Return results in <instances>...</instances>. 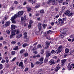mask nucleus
Returning a JSON list of instances; mask_svg holds the SVG:
<instances>
[{
  "label": "nucleus",
  "mask_w": 74,
  "mask_h": 74,
  "mask_svg": "<svg viewBox=\"0 0 74 74\" xmlns=\"http://www.w3.org/2000/svg\"><path fill=\"white\" fill-rule=\"evenodd\" d=\"M28 27H32V25L31 24H30L28 26Z\"/></svg>",
  "instance_id": "603ef678"
},
{
  "label": "nucleus",
  "mask_w": 74,
  "mask_h": 74,
  "mask_svg": "<svg viewBox=\"0 0 74 74\" xmlns=\"http://www.w3.org/2000/svg\"><path fill=\"white\" fill-rule=\"evenodd\" d=\"M61 51H62L61 49H58L55 52L56 53L58 54V53H60V52H61Z\"/></svg>",
  "instance_id": "1a4fd4ad"
},
{
  "label": "nucleus",
  "mask_w": 74,
  "mask_h": 74,
  "mask_svg": "<svg viewBox=\"0 0 74 74\" xmlns=\"http://www.w3.org/2000/svg\"><path fill=\"white\" fill-rule=\"evenodd\" d=\"M55 52V50H53L51 51V53H54Z\"/></svg>",
  "instance_id": "a19ab883"
},
{
  "label": "nucleus",
  "mask_w": 74,
  "mask_h": 74,
  "mask_svg": "<svg viewBox=\"0 0 74 74\" xmlns=\"http://www.w3.org/2000/svg\"><path fill=\"white\" fill-rule=\"evenodd\" d=\"M67 31V29H62L60 32V33H66V32Z\"/></svg>",
  "instance_id": "0eeeda50"
},
{
  "label": "nucleus",
  "mask_w": 74,
  "mask_h": 74,
  "mask_svg": "<svg viewBox=\"0 0 74 74\" xmlns=\"http://www.w3.org/2000/svg\"><path fill=\"white\" fill-rule=\"evenodd\" d=\"M36 56V58H40V55L39 54H38Z\"/></svg>",
  "instance_id": "de8ad7c7"
},
{
  "label": "nucleus",
  "mask_w": 74,
  "mask_h": 74,
  "mask_svg": "<svg viewBox=\"0 0 74 74\" xmlns=\"http://www.w3.org/2000/svg\"><path fill=\"white\" fill-rule=\"evenodd\" d=\"M29 45V44H27L26 43L23 44V47H25L26 46H28Z\"/></svg>",
  "instance_id": "aec40b11"
},
{
  "label": "nucleus",
  "mask_w": 74,
  "mask_h": 74,
  "mask_svg": "<svg viewBox=\"0 0 74 74\" xmlns=\"http://www.w3.org/2000/svg\"><path fill=\"white\" fill-rule=\"evenodd\" d=\"M74 50L73 51H71L70 53V55H72V53H74Z\"/></svg>",
  "instance_id": "ea45409f"
},
{
  "label": "nucleus",
  "mask_w": 74,
  "mask_h": 74,
  "mask_svg": "<svg viewBox=\"0 0 74 74\" xmlns=\"http://www.w3.org/2000/svg\"><path fill=\"white\" fill-rule=\"evenodd\" d=\"M69 51H70V50L66 48L65 49V52L66 53H67L69 52Z\"/></svg>",
  "instance_id": "dca6fc26"
},
{
  "label": "nucleus",
  "mask_w": 74,
  "mask_h": 74,
  "mask_svg": "<svg viewBox=\"0 0 74 74\" xmlns=\"http://www.w3.org/2000/svg\"><path fill=\"white\" fill-rule=\"evenodd\" d=\"M4 62H5V60H2L1 61V62L2 63H4Z\"/></svg>",
  "instance_id": "e433bc0d"
},
{
  "label": "nucleus",
  "mask_w": 74,
  "mask_h": 74,
  "mask_svg": "<svg viewBox=\"0 0 74 74\" xmlns=\"http://www.w3.org/2000/svg\"><path fill=\"white\" fill-rule=\"evenodd\" d=\"M46 53V56L47 58L49 57V56L51 55V53L49 51H47Z\"/></svg>",
  "instance_id": "20e7f679"
},
{
  "label": "nucleus",
  "mask_w": 74,
  "mask_h": 74,
  "mask_svg": "<svg viewBox=\"0 0 74 74\" xmlns=\"http://www.w3.org/2000/svg\"><path fill=\"white\" fill-rule=\"evenodd\" d=\"M51 43L47 41L46 42V45L47 46V47H49V45H50Z\"/></svg>",
  "instance_id": "ddd939ff"
},
{
  "label": "nucleus",
  "mask_w": 74,
  "mask_h": 74,
  "mask_svg": "<svg viewBox=\"0 0 74 74\" xmlns=\"http://www.w3.org/2000/svg\"><path fill=\"white\" fill-rule=\"evenodd\" d=\"M11 54L12 55H14L15 54V51H13L11 52Z\"/></svg>",
  "instance_id": "b1692460"
},
{
  "label": "nucleus",
  "mask_w": 74,
  "mask_h": 74,
  "mask_svg": "<svg viewBox=\"0 0 74 74\" xmlns=\"http://www.w3.org/2000/svg\"><path fill=\"white\" fill-rule=\"evenodd\" d=\"M44 60V58L42 57L40 58L39 59V62H42L43 60Z\"/></svg>",
  "instance_id": "412c9836"
},
{
  "label": "nucleus",
  "mask_w": 74,
  "mask_h": 74,
  "mask_svg": "<svg viewBox=\"0 0 74 74\" xmlns=\"http://www.w3.org/2000/svg\"><path fill=\"white\" fill-rule=\"evenodd\" d=\"M9 61V60H8V59H6V63H8V61Z\"/></svg>",
  "instance_id": "37998d69"
},
{
  "label": "nucleus",
  "mask_w": 74,
  "mask_h": 74,
  "mask_svg": "<svg viewBox=\"0 0 74 74\" xmlns=\"http://www.w3.org/2000/svg\"><path fill=\"white\" fill-rule=\"evenodd\" d=\"M27 11H32V9L30 7H28L27 8Z\"/></svg>",
  "instance_id": "6ab92c4d"
},
{
  "label": "nucleus",
  "mask_w": 74,
  "mask_h": 74,
  "mask_svg": "<svg viewBox=\"0 0 74 74\" xmlns=\"http://www.w3.org/2000/svg\"><path fill=\"white\" fill-rule=\"evenodd\" d=\"M0 40H3V37L1 36L0 38Z\"/></svg>",
  "instance_id": "a18cd8bd"
},
{
  "label": "nucleus",
  "mask_w": 74,
  "mask_h": 74,
  "mask_svg": "<svg viewBox=\"0 0 74 74\" xmlns=\"http://www.w3.org/2000/svg\"><path fill=\"white\" fill-rule=\"evenodd\" d=\"M18 66H19V67H21V69H23V67H24L23 62H20L19 63Z\"/></svg>",
  "instance_id": "6e6552de"
},
{
  "label": "nucleus",
  "mask_w": 74,
  "mask_h": 74,
  "mask_svg": "<svg viewBox=\"0 0 74 74\" xmlns=\"http://www.w3.org/2000/svg\"><path fill=\"white\" fill-rule=\"evenodd\" d=\"M28 70V68H26L25 69L24 71H27Z\"/></svg>",
  "instance_id": "49530a36"
},
{
  "label": "nucleus",
  "mask_w": 74,
  "mask_h": 74,
  "mask_svg": "<svg viewBox=\"0 0 74 74\" xmlns=\"http://www.w3.org/2000/svg\"><path fill=\"white\" fill-rule=\"evenodd\" d=\"M20 42H19L17 43V44H18V45H19L20 46V45H20Z\"/></svg>",
  "instance_id": "338daca9"
},
{
  "label": "nucleus",
  "mask_w": 74,
  "mask_h": 74,
  "mask_svg": "<svg viewBox=\"0 0 74 74\" xmlns=\"http://www.w3.org/2000/svg\"><path fill=\"white\" fill-rule=\"evenodd\" d=\"M23 11H20L17 14H15L12 17L11 21H12V23H15L16 21H15V19L16 18H17L19 15H22L23 14Z\"/></svg>",
  "instance_id": "f03ea898"
},
{
  "label": "nucleus",
  "mask_w": 74,
  "mask_h": 74,
  "mask_svg": "<svg viewBox=\"0 0 74 74\" xmlns=\"http://www.w3.org/2000/svg\"><path fill=\"white\" fill-rule=\"evenodd\" d=\"M16 59V57L14 58L12 60V62H13V61H14V60Z\"/></svg>",
  "instance_id": "79ce46f5"
},
{
  "label": "nucleus",
  "mask_w": 74,
  "mask_h": 74,
  "mask_svg": "<svg viewBox=\"0 0 74 74\" xmlns=\"http://www.w3.org/2000/svg\"><path fill=\"white\" fill-rule=\"evenodd\" d=\"M58 2V0H53V3L54 5H56V4H57Z\"/></svg>",
  "instance_id": "9d476101"
},
{
  "label": "nucleus",
  "mask_w": 74,
  "mask_h": 74,
  "mask_svg": "<svg viewBox=\"0 0 74 74\" xmlns=\"http://www.w3.org/2000/svg\"><path fill=\"white\" fill-rule=\"evenodd\" d=\"M3 65L0 64V70H1V69H2L3 68Z\"/></svg>",
  "instance_id": "393cba45"
},
{
  "label": "nucleus",
  "mask_w": 74,
  "mask_h": 74,
  "mask_svg": "<svg viewBox=\"0 0 74 74\" xmlns=\"http://www.w3.org/2000/svg\"><path fill=\"white\" fill-rule=\"evenodd\" d=\"M66 60H67V59H66L62 60H61V62L62 64H64V63H65L66 62Z\"/></svg>",
  "instance_id": "f8f14e48"
},
{
  "label": "nucleus",
  "mask_w": 74,
  "mask_h": 74,
  "mask_svg": "<svg viewBox=\"0 0 74 74\" xmlns=\"http://www.w3.org/2000/svg\"><path fill=\"white\" fill-rule=\"evenodd\" d=\"M60 67L59 66L56 68V69L55 70V71H58V70H59V69H60Z\"/></svg>",
  "instance_id": "a211bd4d"
},
{
  "label": "nucleus",
  "mask_w": 74,
  "mask_h": 74,
  "mask_svg": "<svg viewBox=\"0 0 74 74\" xmlns=\"http://www.w3.org/2000/svg\"><path fill=\"white\" fill-rule=\"evenodd\" d=\"M59 15L58 14L56 16L55 18H58V17H59Z\"/></svg>",
  "instance_id": "8fccbe9b"
},
{
  "label": "nucleus",
  "mask_w": 74,
  "mask_h": 74,
  "mask_svg": "<svg viewBox=\"0 0 74 74\" xmlns=\"http://www.w3.org/2000/svg\"><path fill=\"white\" fill-rule=\"evenodd\" d=\"M55 10L57 12V11H58V8H55Z\"/></svg>",
  "instance_id": "e2e57ef3"
},
{
  "label": "nucleus",
  "mask_w": 74,
  "mask_h": 74,
  "mask_svg": "<svg viewBox=\"0 0 74 74\" xmlns=\"http://www.w3.org/2000/svg\"><path fill=\"white\" fill-rule=\"evenodd\" d=\"M49 63L51 65H52V64H54L56 63V62H55V60H51Z\"/></svg>",
  "instance_id": "423d86ee"
},
{
  "label": "nucleus",
  "mask_w": 74,
  "mask_h": 74,
  "mask_svg": "<svg viewBox=\"0 0 74 74\" xmlns=\"http://www.w3.org/2000/svg\"><path fill=\"white\" fill-rule=\"evenodd\" d=\"M40 7V5H38V6H36V8H39V7Z\"/></svg>",
  "instance_id": "680f3d73"
},
{
  "label": "nucleus",
  "mask_w": 74,
  "mask_h": 74,
  "mask_svg": "<svg viewBox=\"0 0 74 74\" xmlns=\"http://www.w3.org/2000/svg\"><path fill=\"white\" fill-rule=\"evenodd\" d=\"M61 34H60V37H62V38H63V37H64V35L63 34V33H61Z\"/></svg>",
  "instance_id": "a878e982"
},
{
  "label": "nucleus",
  "mask_w": 74,
  "mask_h": 74,
  "mask_svg": "<svg viewBox=\"0 0 74 74\" xmlns=\"http://www.w3.org/2000/svg\"><path fill=\"white\" fill-rule=\"evenodd\" d=\"M19 32L18 30H14L12 31L11 32V34L10 36V38H13V37L14 36H15V35L17 34V35L16 36V38H20V37H21L22 36V34H20L19 35Z\"/></svg>",
  "instance_id": "f257e3e1"
},
{
  "label": "nucleus",
  "mask_w": 74,
  "mask_h": 74,
  "mask_svg": "<svg viewBox=\"0 0 74 74\" xmlns=\"http://www.w3.org/2000/svg\"><path fill=\"white\" fill-rule=\"evenodd\" d=\"M58 21H59L58 22H61V21H62V19L61 18H59L58 19Z\"/></svg>",
  "instance_id": "864d4df0"
},
{
  "label": "nucleus",
  "mask_w": 74,
  "mask_h": 74,
  "mask_svg": "<svg viewBox=\"0 0 74 74\" xmlns=\"http://www.w3.org/2000/svg\"><path fill=\"white\" fill-rule=\"evenodd\" d=\"M70 63H69L68 65V68L69 69V70H71V68L73 67L72 66L70 65Z\"/></svg>",
  "instance_id": "9b49d317"
},
{
  "label": "nucleus",
  "mask_w": 74,
  "mask_h": 74,
  "mask_svg": "<svg viewBox=\"0 0 74 74\" xmlns=\"http://www.w3.org/2000/svg\"><path fill=\"white\" fill-rule=\"evenodd\" d=\"M33 21H32V20H30V22H29V23L30 24H32V23H33Z\"/></svg>",
  "instance_id": "09e8293b"
},
{
  "label": "nucleus",
  "mask_w": 74,
  "mask_h": 74,
  "mask_svg": "<svg viewBox=\"0 0 74 74\" xmlns=\"http://www.w3.org/2000/svg\"><path fill=\"white\" fill-rule=\"evenodd\" d=\"M24 55L25 57H26V56H28V54L27 53H26L24 54Z\"/></svg>",
  "instance_id": "473e14b6"
},
{
  "label": "nucleus",
  "mask_w": 74,
  "mask_h": 74,
  "mask_svg": "<svg viewBox=\"0 0 74 74\" xmlns=\"http://www.w3.org/2000/svg\"><path fill=\"white\" fill-rule=\"evenodd\" d=\"M24 19H25V18H24L23 17H21V21H23V20H24Z\"/></svg>",
  "instance_id": "c03bdc74"
},
{
  "label": "nucleus",
  "mask_w": 74,
  "mask_h": 74,
  "mask_svg": "<svg viewBox=\"0 0 74 74\" xmlns=\"http://www.w3.org/2000/svg\"><path fill=\"white\" fill-rule=\"evenodd\" d=\"M15 26L13 25H12L11 26V30H14V29H15Z\"/></svg>",
  "instance_id": "2eb2a0df"
},
{
  "label": "nucleus",
  "mask_w": 74,
  "mask_h": 74,
  "mask_svg": "<svg viewBox=\"0 0 74 74\" xmlns=\"http://www.w3.org/2000/svg\"><path fill=\"white\" fill-rule=\"evenodd\" d=\"M34 53L35 55V54H36V53H37V52L34 51Z\"/></svg>",
  "instance_id": "774afa93"
},
{
  "label": "nucleus",
  "mask_w": 74,
  "mask_h": 74,
  "mask_svg": "<svg viewBox=\"0 0 74 74\" xmlns=\"http://www.w3.org/2000/svg\"><path fill=\"white\" fill-rule=\"evenodd\" d=\"M32 51H35L36 50V48L35 47H34L32 49Z\"/></svg>",
  "instance_id": "4c0bfd02"
},
{
  "label": "nucleus",
  "mask_w": 74,
  "mask_h": 74,
  "mask_svg": "<svg viewBox=\"0 0 74 74\" xmlns=\"http://www.w3.org/2000/svg\"><path fill=\"white\" fill-rule=\"evenodd\" d=\"M40 12L41 14H42V13H44V10H40Z\"/></svg>",
  "instance_id": "72a5a7b5"
},
{
  "label": "nucleus",
  "mask_w": 74,
  "mask_h": 74,
  "mask_svg": "<svg viewBox=\"0 0 74 74\" xmlns=\"http://www.w3.org/2000/svg\"><path fill=\"white\" fill-rule=\"evenodd\" d=\"M40 19H41L40 18V17H39L37 18L38 21H40Z\"/></svg>",
  "instance_id": "bf43d9fd"
},
{
  "label": "nucleus",
  "mask_w": 74,
  "mask_h": 74,
  "mask_svg": "<svg viewBox=\"0 0 74 74\" xmlns=\"http://www.w3.org/2000/svg\"><path fill=\"white\" fill-rule=\"evenodd\" d=\"M31 67L32 68H33V67H34V65H33V63H32V62L31 63Z\"/></svg>",
  "instance_id": "58836bf2"
},
{
  "label": "nucleus",
  "mask_w": 74,
  "mask_h": 74,
  "mask_svg": "<svg viewBox=\"0 0 74 74\" xmlns=\"http://www.w3.org/2000/svg\"><path fill=\"white\" fill-rule=\"evenodd\" d=\"M36 34H38V31H37L35 32Z\"/></svg>",
  "instance_id": "4d7b16f0"
},
{
  "label": "nucleus",
  "mask_w": 74,
  "mask_h": 74,
  "mask_svg": "<svg viewBox=\"0 0 74 74\" xmlns=\"http://www.w3.org/2000/svg\"><path fill=\"white\" fill-rule=\"evenodd\" d=\"M6 32V33L8 34L10 33V31L9 30H7Z\"/></svg>",
  "instance_id": "c756f323"
},
{
  "label": "nucleus",
  "mask_w": 74,
  "mask_h": 74,
  "mask_svg": "<svg viewBox=\"0 0 74 74\" xmlns=\"http://www.w3.org/2000/svg\"><path fill=\"white\" fill-rule=\"evenodd\" d=\"M66 21V19L65 18H63L62 19V21H64H64Z\"/></svg>",
  "instance_id": "052dcab7"
},
{
  "label": "nucleus",
  "mask_w": 74,
  "mask_h": 74,
  "mask_svg": "<svg viewBox=\"0 0 74 74\" xmlns=\"http://www.w3.org/2000/svg\"><path fill=\"white\" fill-rule=\"evenodd\" d=\"M36 58H37L36 56H33V59H35Z\"/></svg>",
  "instance_id": "5fc2aeb1"
},
{
  "label": "nucleus",
  "mask_w": 74,
  "mask_h": 74,
  "mask_svg": "<svg viewBox=\"0 0 74 74\" xmlns=\"http://www.w3.org/2000/svg\"><path fill=\"white\" fill-rule=\"evenodd\" d=\"M25 51V49H22L21 51H20V53H22Z\"/></svg>",
  "instance_id": "cd10ccee"
},
{
  "label": "nucleus",
  "mask_w": 74,
  "mask_h": 74,
  "mask_svg": "<svg viewBox=\"0 0 74 74\" xmlns=\"http://www.w3.org/2000/svg\"><path fill=\"white\" fill-rule=\"evenodd\" d=\"M64 21H62L61 22V24L62 25H63V24H64Z\"/></svg>",
  "instance_id": "3c124183"
},
{
  "label": "nucleus",
  "mask_w": 74,
  "mask_h": 74,
  "mask_svg": "<svg viewBox=\"0 0 74 74\" xmlns=\"http://www.w3.org/2000/svg\"><path fill=\"white\" fill-rule=\"evenodd\" d=\"M26 4V2H25L23 3V5H25Z\"/></svg>",
  "instance_id": "0e129e2a"
},
{
  "label": "nucleus",
  "mask_w": 74,
  "mask_h": 74,
  "mask_svg": "<svg viewBox=\"0 0 74 74\" xmlns=\"http://www.w3.org/2000/svg\"><path fill=\"white\" fill-rule=\"evenodd\" d=\"M37 48H40L41 47V45L39 44L37 45Z\"/></svg>",
  "instance_id": "7c9ffc66"
},
{
  "label": "nucleus",
  "mask_w": 74,
  "mask_h": 74,
  "mask_svg": "<svg viewBox=\"0 0 74 74\" xmlns=\"http://www.w3.org/2000/svg\"><path fill=\"white\" fill-rule=\"evenodd\" d=\"M62 48V46L60 45L58 47V49H61Z\"/></svg>",
  "instance_id": "c85d7f7f"
},
{
  "label": "nucleus",
  "mask_w": 74,
  "mask_h": 74,
  "mask_svg": "<svg viewBox=\"0 0 74 74\" xmlns=\"http://www.w3.org/2000/svg\"><path fill=\"white\" fill-rule=\"evenodd\" d=\"M52 1H53V0H49L47 2V4H49L50 3H51Z\"/></svg>",
  "instance_id": "5701e85b"
},
{
  "label": "nucleus",
  "mask_w": 74,
  "mask_h": 74,
  "mask_svg": "<svg viewBox=\"0 0 74 74\" xmlns=\"http://www.w3.org/2000/svg\"><path fill=\"white\" fill-rule=\"evenodd\" d=\"M44 51L43 49L41 51V54L42 55L44 53Z\"/></svg>",
  "instance_id": "2f4dec72"
},
{
  "label": "nucleus",
  "mask_w": 74,
  "mask_h": 74,
  "mask_svg": "<svg viewBox=\"0 0 74 74\" xmlns=\"http://www.w3.org/2000/svg\"><path fill=\"white\" fill-rule=\"evenodd\" d=\"M65 15H68L69 16H71L73 15V13L70 12L69 10H66L64 13Z\"/></svg>",
  "instance_id": "7ed1b4c3"
},
{
  "label": "nucleus",
  "mask_w": 74,
  "mask_h": 74,
  "mask_svg": "<svg viewBox=\"0 0 74 74\" xmlns=\"http://www.w3.org/2000/svg\"><path fill=\"white\" fill-rule=\"evenodd\" d=\"M42 25V24L41 23H38V24L37 26L38 27L39 31H41V28H42V27H41Z\"/></svg>",
  "instance_id": "39448f33"
},
{
  "label": "nucleus",
  "mask_w": 74,
  "mask_h": 74,
  "mask_svg": "<svg viewBox=\"0 0 74 74\" xmlns=\"http://www.w3.org/2000/svg\"><path fill=\"white\" fill-rule=\"evenodd\" d=\"M24 36L23 37L24 38H25V39H26L27 38V33L26 32H25L24 33Z\"/></svg>",
  "instance_id": "4468645a"
},
{
  "label": "nucleus",
  "mask_w": 74,
  "mask_h": 74,
  "mask_svg": "<svg viewBox=\"0 0 74 74\" xmlns=\"http://www.w3.org/2000/svg\"><path fill=\"white\" fill-rule=\"evenodd\" d=\"M67 56V54H65L64 56V58H66Z\"/></svg>",
  "instance_id": "13d9d810"
},
{
  "label": "nucleus",
  "mask_w": 74,
  "mask_h": 74,
  "mask_svg": "<svg viewBox=\"0 0 74 74\" xmlns=\"http://www.w3.org/2000/svg\"><path fill=\"white\" fill-rule=\"evenodd\" d=\"M47 26V25L43 24L42 25V26H43L44 29H45V27Z\"/></svg>",
  "instance_id": "bb28decb"
},
{
  "label": "nucleus",
  "mask_w": 74,
  "mask_h": 74,
  "mask_svg": "<svg viewBox=\"0 0 74 74\" xmlns=\"http://www.w3.org/2000/svg\"><path fill=\"white\" fill-rule=\"evenodd\" d=\"M47 34H51L52 31H51V30H49L47 32Z\"/></svg>",
  "instance_id": "4be33fe9"
},
{
  "label": "nucleus",
  "mask_w": 74,
  "mask_h": 74,
  "mask_svg": "<svg viewBox=\"0 0 74 74\" xmlns=\"http://www.w3.org/2000/svg\"><path fill=\"white\" fill-rule=\"evenodd\" d=\"M14 4H17L18 3V2L16 1H14Z\"/></svg>",
  "instance_id": "69168bd1"
},
{
  "label": "nucleus",
  "mask_w": 74,
  "mask_h": 74,
  "mask_svg": "<svg viewBox=\"0 0 74 74\" xmlns=\"http://www.w3.org/2000/svg\"><path fill=\"white\" fill-rule=\"evenodd\" d=\"M42 62H39L38 63V64H39L40 65V64H42Z\"/></svg>",
  "instance_id": "6e6d98bb"
},
{
  "label": "nucleus",
  "mask_w": 74,
  "mask_h": 74,
  "mask_svg": "<svg viewBox=\"0 0 74 74\" xmlns=\"http://www.w3.org/2000/svg\"><path fill=\"white\" fill-rule=\"evenodd\" d=\"M18 49V47H15L13 48L14 50H16Z\"/></svg>",
  "instance_id": "f704fd0d"
},
{
  "label": "nucleus",
  "mask_w": 74,
  "mask_h": 74,
  "mask_svg": "<svg viewBox=\"0 0 74 74\" xmlns=\"http://www.w3.org/2000/svg\"><path fill=\"white\" fill-rule=\"evenodd\" d=\"M10 21H8L5 24V26L6 27L7 26H9V25H10Z\"/></svg>",
  "instance_id": "f3484780"
},
{
  "label": "nucleus",
  "mask_w": 74,
  "mask_h": 74,
  "mask_svg": "<svg viewBox=\"0 0 74 74\" xmlns=\"http://www.w3.org/2000/svg\"><path fill=\"white\" fill-rule=\"evenodd\" d=\"M11 43H12V44H14L16 43V42L15 41H13L11 42Z\"/></svg>",
  "instance_id": "c9c22d12"
}]
</instances>
